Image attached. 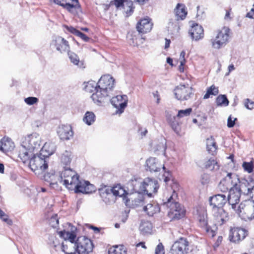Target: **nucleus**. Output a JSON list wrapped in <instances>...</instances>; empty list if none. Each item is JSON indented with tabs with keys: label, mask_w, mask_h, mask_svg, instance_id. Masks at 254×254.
<instances>
[{
	"label": "nucleus",
	"mask_w": 254,
	"mask_h": 254,
	"mask_svg": "<svg viewBox=\"0 0 254 254\" xmlns=\"http://www.w3.org/2000/svg\"><path fill=\"white\" fill-rule=\"evenodd\" d=\"M174 194L163 204L169 208L168 216L171 220H179L184 217L186 214L184 207L180 203L176 202L173 198Z\"/></svg>",
	"instance_id": "7ed1b4c3"
},
{
	"label": "nucleus",
	"mask_w": 254,
	"mask_h": 254,
	"mask_svg": "<svg viewBox=\"0 0 254 254\" xmlns=\"http://www.w3.org/2000/svg\"><path fill=\"white\" fill-rule=\"evenodd\" d=\"M192 112V109L190 108L186 109L185 110H180L178 111L177 117L180 119L181 118L188 117L190 115Z\"/></svg>",
	"instance_id": "09e8293b"
},
{
	"label": "nucleus",
	"mask_w": 254,
	"mask_h": 254,
	"mask_svg": "<svg viewBox=\"0 0 254 254\" xmlns=\"http://www.w3.org/2000/svg\"><path fill=\"white\" fill-rule=\"evenodd\" d=\"M197 219L199 226L203 229L211 237L215 235V232L208 225L207 215L206 211L203 208H199L196 209Z\"/></svg>",
	"instance_id": "9b49d317"
},
{
	"label": "nucleus",
	"mask_w": 254,
	"mask_h": 254,
	"mask_svg": "<svg viewBox=\"0 0 254 254\" xmlns=\"http://www.w3.org/2000/svg\"><path fill=\"white\" fill-rule=\"evenodd\" d=\"M237 182H238V176L233 173H228L227 176L223 179L219 183L218 189L223 192L230 191V190L235 189L237 186Z\"/></svg>",
	"instance_id": "0eeeda50"
},
{
	"label": "nucleus",
	"mask_w": 254,
	"mask_h": 254,
	"mask_svg": "<svg viewBox=\"0 0 254 254\" xmlns=\"http://www.w3.org/2000/svg\"><path fill=\"white\" fill-rule=\"evenodd\" d=\"M186 55V53L185 51H183L180 54V59L181 61H184L185 63L186 62L185 59V56Z\"/></svg>",
	"instance_id": "774afa93"
},
{
	"label": "nucleus",
	"mask_w": 254,
	"mask_h": 254,
	"mask_svg": "<svg viewBox=\"0 0 254 254\" xmlns=\"http://www.w3.org/2000/svg\"><path fill=\"white\" fill-rule=\"evenodd\" d=\"M167 121L172 129L177 134H180L181 131V125L179 121V118L176 116L168 115Z\"/></svg>",
	"instance_id": "c85d7f7f"
},
{
	"label": "nucleus",
	"mask_w": 254,
	"mask_h": 254,
	"mask_svg": "<svg viewBox=\"0 0 254 254\" xmlns=\"http://www.w3.org/2000/svg\"><path fill=\"white\" fill-rule=\"evenodd\" d=\"M52 177L54 178L55 177V173H48L47 174H45L44 176V179L45 181L49 182V181H51V179Z\"/></svg>",
	"instance_id": "052dcab7"
},
{
	"label": "nucleus",
	"mask_w": 254,
	"mask_h": 254,
	"mask_svg": "<svg viewBox=\"0 0 254 254\" xmlns=\"http://www.w3.org/2000/svg\"><path fill=\"white\" fill-rule=\"evenodd\" d=\"M227 200V197L223 194H218L210 197L209 198V204L212 210L223 208Z\"/></svg>",
	"instance_id": "a211bd4d"
},
{
	"label": "nucleus",
	"mask_w": 254,
	"mask_h": 254,
	"mask_svg": "<svg viewBox=\"0 0 254 254\" xmlns=\"http://www.w3.org/2000/svg\"><path fill=\"white\" fill-rule=\"evenodd\" d=\"M175 16L177 20H184L187 15L186 6L184 4L178 3L175 8Z\"/></svg>",
	"instance_id": "2f4dec72"
},
{
	"label": "nucleus",
	"mask_w": 254,
	"mask_h": 254,
	"mask_svg": "<svg viewBox=\"0 0 254 254\" xmlns=\"http://www.w3.org/2000/svg\"><path fill=\"white\" fill-rule=\"evenodd\" d=\"M242 167L245 171L249 173H252L253 171L254 167L252 162H244L242 164Z\"/></svg>",
	"instance_id": "3c124183"
},
{
	"label": "nucleus",
	"mask_w": 254,
	"mask_h": 254,
	"mask_svg": "<svg viewBox=\"0 0 254 254\" xmlns=\"http://www.w3.org/2000/svg\"><path fill=\"white\" fill-rule=\"evenodd\" d=\"M24 102L28 105H33L38 102V99L35 97H29L24 99Z\"/></svg>",
	"instance_id": "864d4df0"
},
{
	"label": "nucleus",
	"mask_w": 254,
	"mask_h": 254,
	"mask_svg": "<svg viewBox=\"0 0 254 254\" xmlns=\"http://www.w3.org/2000/svg\"><path fill=\"white\" fill-rule=\"evenodd\" d=\"M50 224L52 227H56L59 224V219L58 215H55L52 216L50 219Z\"/></svg>",
	"instance_id": "5fc2aeb1"
},
{
	"label": "nucleus",
	"mask_w": 254,
	"mask_h": 254,
	"mask_svg": "<svg viewBox=\"0 0 254 254\" xmlns=\"http://www.w3.org/2000/svg\"><path fill=\"white\" fill-rule=\"evenodd\" d=\"M144 197L140 194V192L137 194V196L132 200V205L134 207H142L144 206Z\"/></svg>",
	"instance_id": "ea45409f"
},
{
	"label": "nucleus",
	"mask_w": 254,
	"mask_h": 254,
	"mask_svg": "<svg viewBox=\"0 0 254 254\" xmlns=\"http://www.w3.org/2000/svg\"><path fill=\"white\" fill-rule=\"evenodd\" d=\"M245 107L250 110H252L254 108V102L251 101L249 99L246 100L245 103Z\"/></svg>",
	"instance_id": "680f3d73"
},
{
	"label": "nucleus",
	"mask_w": 254,
	"mask_h": 254,
	"mask_svg": "<svg viewBox=\"0 0 254 254\" xmlns=\"http://www.w3.org/2000/svg\"><path fill=\"white\" fill-rule=\"evenodd\" d=\"M60 158L63 165L65 167L69 166L72 159V155L70 151L65 150L61 153Z\"/></svg>",
	"instance_id": "72a5a7b5"
},
{
	"label": "nucleus",
	"mask_w": 254,
	"mask_h": 254,
	"mask_svg": "<svg viewBox=\"0 0 254 254\" xmlns=\"http://www.w3.org/2000/svg\"><path fill=\"white\" fill-rule=\"evenodd\" d=\"M153 26L152 23L150 21L149 18H145L140 20L136 25L137 30L140 33H146L149 32L152 29Z\"/></svg>",
	"instance_id": "a878e982"
},
{
	"label": "nucleus",
	"mask_w": 254,
	"mask_h": 254,
	"mask_svg": "<svg viewBox=\"0 0 254 254\" xmlns=\"http://www.w3.org/2000/svg\"><path fill=\"white\" fill-rule=\"evenodd\" d=\"M216 225L222 226L227 222L229 219L228 213L223 209L212 210Z\"/></svg>",
	"instance_id": "412c9836"
},
{
	"label": "nucleus",
	"mask_w": 254,
	"mask_h": 254,
	"mask_svg": "<svg viewBox=\"0 0 254 254\" xmlns=\"http://www.w3.org/2000/svg\"><path fill=\"white\" fill-rule=\"evenodd\" d=\"M237 120L236 118H232L230 115L227 120V127L229 128L233 127L235 125V122Z\"/></svg>",
	"instance_id": "4d7b16f0"
},
{
	"label": "nucleus",
	"mask_w": 254,
	"mask_h": 254,
	"mask_svg": "<svg viewBox=\"0 0 254 254\" xmlns=\"http://www.w3.org/2000/svg\"><path fill=\"white\" fill-rule=\"evenodd\" d=\"M95 187L94 185L91 184L89 182L86 181L85 185V188L80 190L81 193H90L94 191Z\"/></svg>",
	"instance_id": "de8ad7c7"
},
{
	"label": "nucleus",
	"mask_w": 254,
	"mask_h": 254,
	"mask_svg": "<svg viewBox=\"0 0 254 254\" xmlns=\"http://www.w3.org/2000/svg\"><path fill=\"white\" fill-rule=\"evenodd\" d=\"M76 36L80 37L81 39H82L85 42H88L90 38L88 36H87L85 34L82 33L81 32L78 31Z\"/></svg>",
	"instance_id": "bf43d9fd"
},
{
	"label": "nucleus",
	"mask_w": 254,
	"mask_h": 254,
	"mask_svg": "<svg viewBox=\"0 0 254 254\" xmlns=\"http://www.w3.org/2000/svg\"><path fill=\"white\" fill-rule=\"evenodd\" d=\"M152 224L149 221H142L140 224L139 229L142 235L151 234L152 230Z\"/></svg>",
	"instance_id": "c9c22d12"
},
{
	"label": "nucleus",
	"mask_w": 254,
	"mask_h": 254,
	"mask_svg": "<svg viewBox=\"0 0 254 254\" xmlns=\"http://www.w3.org/2000/svg\"><path fill=\"white\" fill-rule=\"evenodd\" d=\"M143 210L149 216H152L154 214L160 211L159 205L155 202H152L143 206Z\"/></svg>",
	"instance_id": "473e14b6"
},
{
	"label": "nucleus",
	"mask_w": 254,
	"mask_h": 254,
	"mask_svg": "<svg viewBox=\"0 0 254 254\" xmlns=\"http://www.w3.org/2000/svg\"><path fill=\"white\" fill-rule=\"evenodd\" d=\"M98 83V90L92 94L91 98L95 103L100 105L113 94L115 79L109 74L104 75L101 77Z\"/></svg>",
	"instance_id": "f257e3e1"
},
{
	"label": "nucleus",
	"mask_w": 254,
	"mask_h": 254,
	"mask_svg": "<svg viewBox=\"0 0 254 254\" xmlns=\"http://www.w3.org/2000/svg\"><path fill=\"white\" fill-rule=\"evenodd\" d=\"M114 197L123 196L126 192V190L119 185L114 186L113 188L109 187Z\"/></svg>",
	"instance_id": "a19ab883"
},
{
	"label": "nucleus",
	"mask_w": 254,
	"mask_h": 254,
	"mask_svg": "<svg viewBox=\"0 0 254 254\" xmlns=\"http://www.w3.org/2000/svg\"><path fill=\"white\" fill-rule=\"evenodd\" d=\"M189 33L191 38L195 41L203 37V29L201 25L196 23L192 24Z\"/></svg>",
	"instance_id": "bb28decb"
},
{
	"label": "nucleus",
	"mask_w": 254,
	"mask_h": 254,
	"mask_svg": "<svg viewBox=\"0 0 254 254\" xmlns=\"http://www.w3.org/2000/svg\"><path fill=\"white\" fill-rule=\"evenodd\" d=\"M60 177V175H58L55 174V177L51 179V181H49L50 186L51 188L56 189L58 187V182H59L58 177Z\"/></svg>",
	"instance_id": "603ef678"
},
{
	"label": "nucleus",
	"mask_w": 254,
	"mask_h": 254,
	"mask_svg": "<svg viewBox=\"0 0 254 254\" xmlns=\"http://www.w3.org/2000/svg\"><path fill=\"white\" fill-rule=\"evenodd\" d=\"M218 92L219 90L218 87L213 85L208 88L206 94L204 95L203 98L208 99L210 95H216Z\"/></svg>",
	"instance_id": "a18cd8bd"
},
{
	"label": "nucleus",
	"mask_w": 254,
	"mask_h": 254,
	"mask_svg": "<svg viewBox=\"0 0 254 254\" xmlns=\"http://www.w3.org/2000/svg\"><path fill=\"white\" fill-rule=\"evenodd\" d=\"M40 140L36 134H33L25 137L23 139L21 144L25 147H28L30 150L38 149L40 147Z\"/></svg>",
	"instance_id": "f3484780"
},
{
	"label": "nucleus",
	"mask_w": 254,
	"mask_h": 254,
	"mask_svg": "<svg viewBox=\"0 0 254 254\" xmlns=\"http://www.w3.org/2000/svg\"><path fill=\"white\" fill-rule=\"evenodd\" d=\"M236 212L242 213V219L245 221H251L254 219V200L245 201L238 205Z\"/></svg>",
	"instance_id": "20e7f679"
},
{
	"label": "nucleus",
	"mask_w": 254,
	"mask_h": 254,
	"mask_svg": "<svg viewBox=\"0 0 254 254\" xmlns=\"http://www.w3.org/2000/svg\"><path fill=\"white\" fill-rule=\"evenodd\" d=\"M99 193L102 200L106 204H111L115 202L116 198L113 196L109 187L104 186L99 189Z\"/></svg>",
	"instance_id": "393cba45"
},
{
	"label": "nucleus",
	"mask_w": 254,
	"mask_h": 254,
	"mask_svg": "<svg viewBox=\"0 0 254 254\" xmlns=\"http://www.w3.org/2000/svg\"><path fill=\"white\" fill-rule=\"evenodd\" d=\"M229 29L224 28L220 31L214 39H211L212 46L213 48L219 49L224 46L228 41Z\"/></svg>",
	"instance_id": "f8f14e48"
},
{
	"label": "nucleus",
	"mask_w": 254,
	"mask_h": 254,
	"mask_svg": "<svg viewBox=\"0 0 254 254\" xmlns=\"http://www.w3.org/2000/svg\"><path fill=\"white\" fill-rule=\"evenodd\" d=\"M52 45L61 53L68 52L70 47L68 42L61 36H57L53 40Z\"/></svg>",
	"instance_id": "aec40b11"
},
{
	"label": "nucleus",
	"mask_w": 254,
	"mask_h": 254,
	"mask_svg": "<svg viewBox=\"0 0 254 254\" xmlns=\"http://www.w3.org/2000/svg\"><path fill=\"white\" fill-rule=\"evenodd\" d=\"M174 95L176 99L179 100H187L189 99L192 94V88L188 85H182L177 86L174 90Z\"/></svg>",
	"instance_id": "dca6fc26"
},
{
	"label": "nucleus",
	"mask_w": 254,
	"mask_h": 254,
	"mask_svg": "<svg viewBox=\"0 0 254 254\" xmlns=\"http://www.w3.org/2000/svg\"><path fill=\"white\" fill-rule=\"evenodd\" d=\"M76 252L78 254H88L92 252L94 246L90 239L85 236L78 237L75 241Z\"/></svg>",
	"instance_id": "9d476101"
},
{
	"label": "nucleus",
	"mask_w": 254,
	"mask_h": 254,
	"mask_svg": "<svg viewBox=\"0 0 254 254\" xmlns=\"http://www.w3.org/2000/svg\"><path fill=\"white\" fill-rule=\"evenodd\" d=\"M14 148V144L10 138L4 137L0 140V150L3 152L11 151Z\"/></svg>",
	"instance_id": "c756f323"
},
{
	"label": "nucleus",
	"mask_w": 254,
	"mask_h": 254,
	"mask_svg": "<svg viewBox=\"0 0 254 254\" xmlns=\"http://www.w3.org/2000/svg\"><path fill=\"white\" fill-rule=\"evenodd\" d=\"M202 167L203 168L210 171L217 170L219 169V166L217 162L213 158L204 160L202 164Z\"/></svg>",
	"instance_id": "f704fd0d"
},
{
	"label": "nucleus",
	"mask_w": 254,
	"mask_h": 254,
	"mask_svg": "<svg viewBox=\"0 0 254 254\" xmlns=\"http://www.w3.org/2000/svg\"><path fill=\"white\" fill-rule=\"evenodd\" d=\"M216 103L218 106L226 107L229 105V102L225 95H220L217 97Z\"/></svg>",
	"instance_id": "c03bdc74"
},
{
	"label": "nucleus",
	"mask_w": 254,
	"mask_h": 254,
	"mask_svg": "<svg viewBox=\"0 0 254 254\" xmlns=\"http://www.w3.org/2000/svg\"><path fill=\"white\" fill-rule=\"evenodd\" d=\"M55 151V146L53 143H45L40 151L41 155L49 160V156Z\"/></svg>",
	"instance_id": "7c9ffc66"
},
{
	"label": "nucleus",
	"mask_w": 254,
	"mask_h": 254,
	"mask_svg": "<svg viewBox=\"0 0 254 254\" xmlns=\"http://www.w3.org/2000/svg\"><path fill=\"white\" fill-rule=\"evenodd\" d=\"M57 132L60 138L63 140L70 139L73 134L71 127L68 125L60 126Z\"/></svg>",
	"instance_id": "5701e85b"
},
{
	"label": "nucleus",
	"mask_w": 254,
	"mask_h": 254,
	"mask_svg": "<svg viewBox=\"0 0 254 254\" xmlns=\"http://www.w3.org/2000/svg\"><path fill=\"white\" fill-rule=\"evenodd\" d=\"M86 181H80L79 180V178L77 179V181H75L74 184L68 186V190H74L75 193H81L80 190H82L85 188V185Z\"/></svg>",
	"instance_id": "4c0bfd02"
},
{
	"label": "nucleus",
	"mask_w": 254,
	"mask_h": 254,
	"mask_svg": "<svg viewBox=\"0 0 254 254\" xmlns=\"http://www.w3.org/2000/svg\"><path fill=\"white\" fill-rule=\"evenodd\" d=\"M127 97L126 95H117L111 99V103L117 110V113L121 114L127 105Z\"/></svg>",
	"instance_id": "6ab92c4d"
},
{
	"label": "nucleus",
	"mask_w": 254,
	"mask_h": 254,
	"mask_svg": "<svg viewBox=\"0 0 254 254\" xmlns=\"http://www.w3.org/2000/svg\"><path fill=\"white\" fill-rule=\"evenodd\" d=\"M247 235V232L244 229L234 228L230 231L229 239L231 242L237 243L243 240Z\"/></svg>",
	"instance_id": "4be33fe9"
},
{
	"label": "nucleus",
	"mask_w": 254,
	"mask_h": 254,
	"mask_svg": "<svg viewBox=\"0 0 254 254\" xmlns=\"http://www.w3.org/2000/svg\"><path fill=\"white\" fill-rule=\"evenodd\" d=\"M66 29L70 33L76 35L79 30L71 26H65Z\"/></svg>",
	"instance_id": "69168bd1"
},
{
	"label": "nucleus",
	"mask_w": 254,
	"mask_h": 254,
	"mask_svg": "<svg viewBox=\"0 0 254 254\" xmlns=\"http://www.w3.org/2000/svg\"><path fill=\"white\" fill-rule=\"evenodd\" d=\"M76 228L72 227L71 232L65 230L58 232L59 236L64 239V242L62 243V250L65 254H75L76 252V246L75 240L76 235L75 231Z\"/></svg>",
	"instance_id": "f03ea898"
},
{
	"label": "nucleus",
	"mask_w": 254,
	"mask_h": 254,
	"mask_svg": "<svg viewBox=\"0 0 254 254\" xmlns=\"http://www.w3.org/2000/svg\"><path fill=\"white\" fill-rule=\"evenodd\" d=\"M83 122L87 125H91L95 121V115L92 112H87L83 119Z\"/></svg>",
	"instance_id": "79ce46f5"
},
{
	"label": "nucleus",
	"mask_w": 254,
	"mask_h": 254,
	"mask_svg": "<svg viewBox=\"0 0 254 254\" xmlns=\"http://www.w3.org/2000/svg\"><path fill=\"white\" fill-rule=\"evenodd\" d=\"M0 219H2L4 222L7 223L8 225H11L12 222L11 220L9 219L8 216L5 213L3 216L0 217Z\"/></svg>",
	"instance_id": "0e129e2a"
},
{
	"label": "nucleus",
	"mask_w": 254,
	"mask_h": 254,
	"mask_svg": "<svg viewBox=\"0 0 254 254\" xmlns=\"http://www.w3.org/2000/svg\"><path fill=\"white\" fill-rule=\"evenodd\" d=\"M140 189L138 191L151 196L153 193H156L159 188V185L157 180L151 178H146L143 181L139 184Z\"/></svg>",
	"instance_id": "1a4fd4ad"
},
{
	"label": "nucleus",
	"mask_w": 254,
	"mask_h": 254,
	"mask_svg": "<svg viewBox=\"0 0 254 254\" xmlns=\"http://www.w3.org/2000/svg\"><path fill=\"white\" fill-rule=\"evenodd\" d=\"M189 242L185 238L181 237L174 242L171 247V254H187L188 253Z\"/></svg>",
	"instance_id": "ddd939ff"
},
{
	"label": "nucleus",
	"mask_w": 254,
	"mask_h": 254,
	"mask_svg": "<svg viewBox=\"0 0 254 254\" xmlns=\"http://www.w3.org/2000/svg\"><path fill=\"white\" fill-rule=\"evenodd\" d=\"M34 150H30L28 147H25L21 144L19 150L18 156L24 163H29L31 157L34 155Z\"/></svg>",
	"instance_id": "cd10ccee"
},
{
	"label": "nucleus",
	"mask_w": 254,
	"mask_h": 254,
	"mask_svg": "<svg viewBox=\"0 0 254 254\" xmlns=\"http://www.w3.org/2000/svg\"><path fill=\"white\" fill-rule=\"evenodd\" d=\"M48 159L41 155L40 153L34 154L29 161V166L32 171L44 172L48 167Z\"/></svg>",
	"instance_id": "6e6552de"
},
{
	"label": "nucleus",
	"mask_w": 254,
	"mask_h": 254,
	"mask_svg": "<svg viewBox=\"0 0 254 254\" xmlns=\"http://www.w3.org/2000/svg\"><path fill=\"white\" fill-rule=\"evenodd\" d=\"M209 180V175L207 174H204L201 175V183L203 185L207 184Z\"/></svg>",
	"instance_id": "e2e57ef3"
},
{
	"label": "nucleus",
	"mask_w": 254,
	"mask_h": 254,
	"mask_svg": "<svg viewBox=\"0 0 254 254\" xmlns=\"http://www.w3.org/2000/svg\"><path fill=\"white\" fill-rule=\"evenodd\" d=\"M133 3L132 1H127L124 5V9L127 16L131 15L133 11Z\"/></svg>",
	"instance_id": "49530a36"
},
{
	"label": "nucleus",
	"mask_w": 254,
	"mask_h": 254,
	"mask_svg": "<svg viewBox=\"0 0 254 254\" xmlns=\"http://www.w3.org/2000/svg\"><path fill=\"white\" fill-rule=\"evenodd\" d=\"M185 63L184 61H180V65L179 66V70L181 72L184 71V65L185 64Z\"/></svg>",
	"instance_id": "338daca9"
},
{
	"label": "nucleus",
	"mask_w": 254,
	"mask_h": 254,
	"mask_svg": "<svg viewBox=\"0 0 254 254\" xmlns=\"http://www.w3.org/2000/svg\"><path fill=\"white\" fill-rule=\"evenodd\" d=\"M64 170L60 174L58 180L60 183L63 182V184L68 189V186L74 185L75 181L77 182L79 176L69 166H64Z\"/></svg>",
	"instance_id": "423d86ee"
},
{
	"label": "nucleus",
	"mask_w": 254,
	"mask_h": 254,
	"mask_svg": "<svg viewBox=\"0 0 254 254\" xmlns=\"http://www.w3.org/2000/svg\"><path fill=\"white\" fill-rule=\"evenodd\" d=\"M85 91L89 93H97L98 90V83L94 81H88L84 87Z\"/></svg>",
	"instance_id": "58836bf2"
},
{
	"label": "nucleus",
	"mask_w": 254,
	"mask_h": 254,
	"mask_svg": "<svg viewBox=\"0 0 254 254\" xmlns=\"http://www.w3.org/2000/svg\"><path fill=\"white\" fill-rule=\"evenodd\" d=\"M146 164L147 170L151 172H158L162 170L164 174L162 176V178H159L160 180L163 179L165 182L170 180L169 172H166L164 165H162L157 159L150 157L146 161Z\"/></svg>",
	"instance_id": "39448f33"
},
{
	"label": "nucleus",
	"mask_w": 254,
	"mask_h": 254,
	"mask_svg": "<svg viewBox=\"0 0 254 254\" xmlns=\"http://www.w3.org/2000/svg\"><path fill=\"white\" fill-rule=\"evenodd\" d=\"M67 54L71 62L75 65H77L79 63V59L78 56L70 51L67 52Z\"/></svg>",
	"instance_id": "8fccbe9b"
},
{
	"label": "nucleus",
	"mask_w": 254,
	"mask_h": 254,
	"mask_svg": "<svg viewBox=\"0 0 254 254\" xmlns=\"http://www.w3.org/2000/svg\"><path fill=\"white\" fill-rule=\"evenodd\" d=\"M54 1L74 15L77 14L80 10L78 0H54Z\"/></svg>",
	"instance_id": "4468645a"
},
{
	"label": "nucleus",
	"mask_w": 254,
	"mask_h": 254,
	"mask_svg": "<svg viewBox=\"0 0 254 254\" xmlns=\"http://www.w3.org/2000/svg\"><path fill=\"white\" fill-rule=\"evenodd\" d=\"M155 254H165V250L163 245L160 243L156 247L155 250Z\"/></svg>",
	"instance_id": "6e6d98bb"
},
{
	"label": "nucleus",
	"mask_w": 254,
	"mask_h": 254,
	"mask_svg": "<svg viewBox=\"0 0 254 254\" xmlns=\"http://www.w3.org/2000/svg\"><path fill=\"white\" fill-rule=\"evenodd\" d=\"M206 148L207 151L212 155L216 152L217 146L214 138L212 136L206 140Z\"/></svg>",
	"instance_id": "e433bc0d"
},
{
	"label": "nucleus",
	"mask_w": 254,
	"mask_h": 254,
	"mask_svg": "<svg viewBox=\"0 0 254 254\" xmlns=\"http://www.w3.org/2000/svg\"><path fill=\"white\" fill-rule=\"evenodd\" d=\"M109 254H127V251L123 246H116L109 249Z\"/></svg>",
	"instance_id": "37998d69"
},
{
	"label": "nucleus",
	"mask_w": 254,
	"mask_h": 254,
	"mask_svg": "<svg viewBox=\"0 0 254 254\" xmlns=\"http://www.w3.org/2000/svg\"><path fill=\"white\" fill-rule=\"evenodd\" d=\"M241 193L237 190L233 189L229 191V195L227 197V202L231 205L232 208L236 212L238 206L237 204L240 202V198Z\"/></svg>",
	"instance_id": "b1692460"
},
{
	"label": "nucleus",
	"mask_w": 254,
	"mask_h": 254,
	"mask_svg": "<svg viewBox=\"0 0 254 254\" xmlns=\"http://www.w3.org/2000/svg\"><path fill=\"white\" fill-rule=\"evenodd\" d=\"M126 0H114L110 2V4L115 5L117 8H119L121 6H124V2Z\"/></svg>",
	"instance_id": "13d9d810"
},
{
	"label": "nucleus",
	"mask_w": 254,
	"mask_h": 254,
	"mask_svg": "<svg viewBox=\"0 0 254 254\" xmlns=\"http://www.w3.org/2000/svg\"><path fill=\"white\" fill-rule=\"evenodd\" d=\"M254 188V181H249L245 179H240L238 178V182L237 186H235V190H237L242 194L249 195L252 193Z\"/></svg>",
	"instance_id": "2eb2a0df"
}]
</instances>
